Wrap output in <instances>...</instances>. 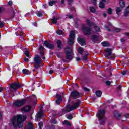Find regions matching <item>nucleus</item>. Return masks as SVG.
Masks as SVG:
<instances>
[{"label":"nucleus","instance_id":"obj_26","mask_svg":"<svg viewBox=\"0 0 129 129\" xmlns=\"http://www.w3.org/2000/svg\"><path fill=\"white\" fill-rule=\"evenodd\" d=\"M22 72L24 74H30V71L28 70L27 69H24L22 70Z\"/></svg>","mask_w":129,"mask_h":129},{"label":"nucleus","instance_id":"obj_57","mask_svg":"<svg viewBox=\"0 0 129 129\" xmlns=\"http://www.w3.org/2000/svg\"><path fill=\"white\" fill-rule=\"evenodd\" d=\"M24 61H25V62H29V59H28V58H25L24 59Z\"/></svg>","mask_w":129,"mask_h":129},{"label":"nucleus","instance_id":"obj_2","mask_svg":"<svg viewBox=\"0 0 129 129\" xmlns=\"http://www.w3.org/2000/svg\"><path fill=\"white\" fill-rule=\"evenodd\" d=\"M80 105V100H77L76 102L74 103L72 106L70 105H68L67 106L66 108L63 109L62 110V112L63 114H65L67 112H70L72 110H74V109H76Z\"/></svg>","mask_w":129,"mask_h":129},{"label":"nucleus","instance_id":"obj_39","mask_svg":"<svg viewBox=\"0 0 129 129\" xmlns=\"http://www.w3.org/2000/svg\"><path fill=\"white\" fill-rule=\"evenodd\" d=\"M39 127L40 129L43 128V122H40L38 124Z\"/></svg>","mask_w":129,"mask_h":129},{"label":"nucleus","instance_id":"obj_5","mask_svg":"<svg viewBox=\"0 0 129 129\" xmlns=\"http://www.w3.org/2000/svg\"><path fill=\"white\" fill-rule=\"evenodd\" d=\"M104 114H105V110H99L98 111L97 116L99 120L101 122H104L105 121L106 119Z\"/></svg>","mask_w":129,"mask_h":129},{"label":"nucleus","instance_id":"obj_30","mask_svg":"<svg viewBox=\"0 0 129 129\" xmlns=\"http://www.w3.org/2000/svg\"><path fill=\"white\" fill-rule=\"evenodd\" d=\"M101 44L104 46V47H108L109 46V43L106 42H103L101 43Z\"/></svg>","mask_w":129,"mask_h":129},{"label":"nucleus","instance_id":"obj_9","mask_svg":"<svg viewBox=\"0 0 129 129\" xmlns=\"http://www.w3.org/2000/svg\"><path fill=\"white\" fill-rule=\"evenodd\" d=\"M27 100L25 99H23L21 100H16L13 104L14 106H16L17 107H19V106H22V105H24L26 103Z\"/></svg>","mask_w":129,"mask_h":129},{"label":"nucleus","instance_id":"obj_11","mask_svg":"<svg viewBox=\"0 0 129 129\" xmlns=\"http://www.w3.org/2000/svg\"><path fill=\"white\" fill-rule=\"evenodd\" d=\"M36 116V121H40V120H41V118H42V117H43V116H44V112H43V111H41L39 112L37 114Z\"/></svg>","mask_w":129,"mask_h":129},{"label":"nucleus","instance_id":"obj_54","mask_svg":"<svg viewBox=\"0 0 129 129\" xmlns=\"http://www.w3.org/2000/svg\"><path fill=\"white\" fill-rule=\"evenodd\" d=\"M68 2L69 3V5H70L71 3L73 2V0H68Z\"/></svg>","mask_w":129,"mask_h":129},{"label":"nucleus","instance_id":"obj_35","mask_svg":"<svg viewBox=\"0 0 129 129\" xmlns=\"http://www.w3.org/2000/svg\"><path fill=\"white\" fill-rule=\"evenodd\" d=\"M90 11L91 13H95V8L93 7H90Z\"/></svg>","mask_w":129,"mask_h":129},{"label":"nucleus","instance_id":"obj_42","mask_svg":"<svg viewBox=\"0 0 129 129\" xmlns=\"http://www.w3.org/2000/svg\"><path fill=\"white\" fill-rule=\"evenodd\" d=\"M61 101H62V99H57L56 100V103H57V104H60V103H61Z\"/></svg>","mask_w":129,"mask_h":129},{"label":"nucleus","instance_id":"obj_4","mask_svg":"<svg viewBox=\"0 0 129 129\" xmlns=\"http://www.w3.org/2000/svg\"><path fill=\"white\" fill-rule=\"evenodd\" d=\"M34 69L33 71H36L37 69L41 67V64H42V59L39 55H36L34 57Z\"/></svg>","mask_w":129,"mask_h":129},{"label":"nucleus","instance_id":"obj_49","mask_svg":"<svg viewBox=\"0 0 129 129\" xmlns=\"http://www.w3.org/2000/svg\"><path fill=\"white\" fill-rule=\"evenodd\" d=\"M105 29H106V30L108 32H110V29H108V27H107V26L105 25Z\"/></svg>","mask_w":129,"mask_h":129},{"label":"nucleus","instance_id":"obj_46","mask_svg":"<svg viewBox=\"0 0 129 129\" xmlns=\"http://www.w3.org/2000/svg\"><path fill=\"white\" fill-rule=\"evenodd\" d=\"M67 17H68L69 19H72V18H73V15L71 14H70V15L68 14L67 15Z\"/></svg>","mask_w":129,"mask_h":129},{"label":"nucleus","instance_id":"obj_58","mask_svg":"<svg viewBox=\"0 0 129 129\" xmlns=\"http://www.w3.org/2000/svg\"><path fill=\"white\" fill-rule=\"evenodd\" d=\"M53 72H54V71H53V70H50L49 71V74H52L53 73Z\"/></svg>","mask_w":129,"mask_h":129},{"label":"nucleus","instance_id":"obj_61","mask_svg":"<svg viewBox=\"0 0 129 129\" xmlns=\"http://www.w3.org/2000/svg\"><path fill=\"white\" fill-rule=\"evenodd\" d=\"M118 88L119 90L121 89V86H119V87H118Z\"/></svg>","mask_w":129,"mask_h":129},{"label":"nucleus","instance_id":"obj_34","mask_svg":"<svg viewBox=\"0 0 129 129\" xmlns=\"http://www.w3.org/2000/svg\"><path fill=\"white\" fill-rule=\"evenodd\" d=\"M66 117L68 118V119L71 120L73 118V117L72 116V115L70 114V115H66Z\"/></svg>","mask_w":129,"mask_h":129},{"label":"nucleus","instance_id":"obj_29","mask_svg":"<svg viewBox=\"0 0 129 129\" xmlns=\"http://www.w3.org/2000/svg\"><path fill=\"white\" fill-rule=\"evenodd\" d=\"M86 22H87V24L88 25V26L94 25L93 23H92L91 21H90V20H87Z\"/></svg>","mask_w":129,"mask_h":129},{"label":"nucleus","instance_id":"obj_37","mask_svg":"<svg viewBox=\"0 0 129 129\" xmlns=\"http://www.w3.org/2000/svg\"><path fill=\"white\" fill-rule=\"evenodd\" d=\"M107 12H108V14H109V15H111L112 14V9H111V8H109L108 9Z\"/></svg>","mask_w":129,"mask_h":129},{"label":"nucleus","instance_id":"obj_23","mask_svg":"<svg viewBox=\"0 0 129 129\" xmlns=\"http://www.w3.org/2000/svg\"><path fill=\"white\" fill-rule=\"evenodd\" d=\"M120 6L121 8H124L125 4H124V2L123 0H120L119 1Z\"/></svg>","mask_w":129,"mask_h":129},{"label":"nucleus","instance_id":"obj_17","mask_svg":"<svg viewBox=\"0 0 129 129\" xmlns=\"http://www.w3.org/2000/svg\"><path fill=\"white\" fill-rule=\"evenodd\" d=\"M106 2V0H102V1L100 2L99 4V7L100 8H104V3Z\"/></svg>","mask_w":129,"mask_h":129},{"label":"nucleus","instance_id":"obj_53","mask_svg":"<svg viewBox=\"0 0 129 129\" xmlns=\"http://www.w3.org/2000/svg\"><path fill=\"white\" fill-rule=\"evenodd\" d=\"M92 2H93V5H96V1H97V0H92Z\"/></svg>","mask_w":129,"mask_h":129},{"label":"nucleus","instance_id":"obj_59","mask_svg":"<svg viewBox=\"0 0 129 129\" xmlns=\"http://www.w3.org/2000/svg\"><path fill=\"white\" fill-rule=\"evenodd\" d=\"M65 2V1L64 0H61V4H62V5H64V3Z\"/></svg>","mask_w":129,"mask_h":129},{"label":"nucleus","instance_id":"obj_44","mask_svg":"<svg viewBox=\"0 0 129 129\" xmlns=\"http://www.w3.org/2000/svg\"><path fill=\"white\" fill-rule=\"evenodd\" d=\"M114 32L115 33H119V32H120V29L115 28L114 30Z\"/></svg>","mask_w":129,"mask_h":129},{"label":"nucleus","instance_id":"obj_22","mask_svg":"<svg viewBox=\"0 0 129 129\" xmlns=\"http://www.w3.org/2000/svg\"><path fill=\"white\" fill-rule=\"evenodd\" d=\"M96 95L97 96V97H101V94H102V93L100 91H97L96 92Z\"/></svg>","mask_w":129,"mask_h":129},{"label":"nucleus","instance_id":"obj_48","mask_svg":"<svg viewBox=\"0 0 129 129\" xmlns=\"http://www.w3.org/2000/svg\"><path fill=\"white\" fill-rule=\"evenodd\" d=\"M106 84L108 86H109V85H110V81H107L106 82Z\"/></svg>","mask_w":129,"mask_h":129},{"label":"nucleus","instance_id":"obj_25","mask_svg":"<svg viewBox=\"0 0 129 129\" xmlns=\"http://www.w3.org/2000/svg\"><path fill=\"white\" fill-rule=\"evenodd\" d=\"M24 54L28 58H31V56H30V51H29L28 50H26V51L24 52Z\"/></svg>","mask_w":129,"mask_h":129},{"label":"nucleus","instance_id":"obj_18","mask_svg":"<svg viewBox=\"0 0 129 129\" xmlns=\"http://www.w3.org/2000/svg\"><path fill=\"white\" fill-rule=\"evenodd\" d=\"M113 114L115 117H116L117 118H119L120 117V114L118 113L117 111H115L113 113Z\"/></svg>","mask_w":129,"mask_h":129},{"label":"nucleus","instance_id":"obj_41","mask_svg":"<svg viewBox=\"0 0 129 129\" xmlns=\"http://www.w3.org/2000/svg\"><path fill=\"white\" fill-rule=\"evenodd\" d=\"M56 98H57V99H62V97L61 96V95H60L57 94H56Z\"/></svg>","mask_w":129,"mask_h":129},{"label":"nucleus","instance_id":"obj_47","mask_svg":"<svg viewBox=\"0 0 129 129\" xmlns=\"http://www.w3.org/2000/svg\"><path fill=\"white\" fill-rule=\"evenodd\" d=\"M8 6H12L13 5V1H9L8 3Z\"/></svg>","mask_w":129,"mask_h":129},{"label":"nucleus","instance_id":"obj_8","mask_svg":"<svg viewBox=\"0 0 129 129\" xmlns=\"http://www.w3.org/2000/svg\"><path fill=\"white\" fill-rule=\"evenodd\" d=\"M74 39H75V33L74 31H71L70 32L69 38L68 40V42L70 45L74 44Z\"/></svg>","mask_w":129,"mask_h":129},{"label":"nucleus","instance_id":"obj_32","mask_svg":"<svg viewBox=\"0 0 129 129\" xmlns=\"http://www.w3.org/2000/svg\"><path fill=\"white\" fill-rule=\"evenodd\" d=\"M56 2L55 1H50L49 2V6H53V5H55V4H56Z\"/></svg>","mask_w":129,"mask_h":129},{"label":"nucleus","instance_id":"obj_64","mask_svg":"<svg viewBox=\"0 0 129 129\" xmlns=\"http://www.w3.org/2000/svg\"><path fill=\"white\" fill-rule=\"evenodd\" d=\"M103 16H104V17H106V13H104L103 14Z\"/></svg>","mask_w":129,"mask_h":129},{"label":"nucleus","instance_id":"obj_55","mask_svg":"<svg viewBox=\"0 0 129 129\" xmlns=\"http://www.w3.org/2000/svg\"><path fill=\"white\" fill-rule=\"evenodd\" d=\"M40 55L41 56H44V51H40Z\"/></svg>","mask_w":129,"mask_h":129},{"label":"nucleus","instance_id":"obj_24","mask_svg":"<svg viewBox=\"0 0 129 129\" xmlns=\"http://www.w3.org/2000/svg\"><path fill=\"white\" fill-rule=\"evenodd\" d=\"M57 47L59 49H61L62 48V42L60 40H57Z\"/></svg>","mask_w":129,"mask_h":129},{"label":"nucleus","instance_id":"obj_21","mask_svg":"<svg viewBox=\"0 0 129 129\" xmlns=\"http://www.w3.org/2000/svg\"><path fill=\"white\" fill-rule=\"evenodd\" d=\"M124 15L125 17H127V16H129V5L128 7L126 9Z\"/></svg>","mask_w":129,"mask_h":129},{"label":"nucleus","instance_id":"obj_3","mask_svg":"<svg viewBox=\"0 0 129 129\" xmlns=\"http://www.w3.org/2000/svg\"><path fill=\"white\" fill-rule=\"evenodd\" d=\"M64 52L66 54V58L62 59L63 62H70L73 59V53H72V48L69 46H67L64 49Z\"/></svg>","mask_w":129,"mask_h":129},{"label":"nucleus","instance_id":"obj_10","mask_svg":"<svg viewBox=\"0 0 129 129\" xmlns=\"http://www.w3.org/2000/svg\"><path fill=\"white\" fill-rule=\"evenodd\" d=\"M10 87H11V88L14 89V90L17 91L18 88H20V87H22V85H21V84H20V83L19 82H15L10 85Z\"/></svg>","mask_w":129,"mask_h":129},{"label":"nucleus","instance_id":"obj_12","mask_svg":"<svg viewBox=\"0 0 129 129\" xmlns=\"http://www.w3.org/2000/svg\"><path fill=\"white\" fill-rule=\"evenodd\" d=\"M71 96H72L74 99H76V98L80 97L79 93L76 91H73L71 94Z\"/></svg>","mask_w":129,"mask_h":129},{"label":"nucleus","instance_id":"obj_1","mask_svg":"<svg viewBox=\"0 0 129 129\" xmlns=\"http://www.w3.org/2000/svg\"><path fill=\"white\" fill-rule=\"evenodd\" d=\"M27 118V115H24L22 116V115H18L14 117L12 120V123L14 127H19L21 128L24 125V123L23 121L26 120Z\"/></svg>","mask_w":129,"mask_h":129},{"label":"nucleus","instance_id":"obj_52","mask_svg":"<svg viewBox=\"0 0 129 129\" xmlns=\"http://www.w3.org/2000/svg\"><path fill=\"white\" fill-rule=\"evenodd\" d=\"M120 41L122 43H124V42H125V40L124 39V38H121Z\"/></svg>","mask_w":129,"mask_h":129},{"label":"nucleus","instance_id":"obj_38","mask_svg":"<svg viewBox=\"0 0 129 129\" xmlns=\"http://www.w3.org/2000/svg\"><path fill=\"white\" fill-rule=\"evenodd\" d=\"M57 35H63V31L58 30L56 31Z\"/></svg>","mask_w":129,"mask_h":129},{"label":"nucleus","instance_id":"obj_31","mask_svg":"<svg viewBox=\"0 0 129 129\" xmlns=\"http://www.w3.org/2000/svg\"><path fill=\"white\" fill-rule=\"evenodd\" d=\"M36 14L38 16V17H42L43 16V14L42 13V12H41V11L36 12Z\"/></svg>","mask_w":129,"mask_h":129},{"label":"nucleus","instance_id":"obj_62","mask_svg":"<svg viewBox=\"0 0 129 129\" xmlns=\"http://www.w3.org/2000/svg\"><path fill=\"white\" fill-rule=\"evenodd\" d=\"M126 35L129 37V33L128 32L126 33Z\"/></svg>","mask_w":129,"mask_h":129},{"label":"nucleus","instance_id":"obj_50","mask_svg":"<svg viewBox=\"0 0 129 129\" xmlns=\"http://www.w3.org/2000/svg\"><path fill=\"white\" fill-rule=\"evenodd\" d=\"M39 50H40V51H43V50H44V47L40 46L39 47Z\"/></svg>","mask_w":129,"mask_h":129},{"label":"nucleus","instance_id":"obj_14","mask_svg":"<svg viewBox=\"0 0 129 129\" xmlns=\"http://www.w3.org/2000/svg\"><path fill=\"white\" fill-rule=\"evenodd\" d=\"M78 42L81 46H85V45H86L85 39H84L78 38Z\"/></svg>","mask_w":129,"mask_h":129},{"label":"nucleus","instance_id":"obj_45","mask_svg":"<svg viewBox=\"0 0 129 129\" xmlns=\"http://www.w3.org/2000/svg\"><path fill=\"white\" fill-rule=\"evenodd\" d=\"M5 26V23L0 22V28H3Z\"/></svg>","mask_w":129,"mask_h":129},{"label":"nucleus","instance_id":"obj_28","mask_svg":"<svg viewBox=\"0 0 129 129\" xmlns=\"http://www.w3.org/2000/svg\"><path fill=\"white\" fill-rule=\"evenodd\" d=\"M63 124H66V125H68V126H71V123L67 120H64Z\"/></svg>","mask_w":129,"mask_h":129},{"label":"nucleus","instance_id":"obj_63","mask_svg":"<svg viewBox=\"0 0 129 129\" xmlns=\"http://www.w3.org/2000/svg\"><path fill=\"white\" fill-rule=\"evenodd\" d=\"M129 116V114H127L126 115H125V117H128Z\"/></svg>","mask_w":129,"mask_h":129},{"label":"nucleus","instance_id":"obj_33","mask_svg":"<svg viewBox=\"0 0 129 129\" xmlns=\"http://www.w3.org/2000/svg\"><path fill=\"white\" fill-rule=\"evenodd\" d=\"M58 21V18L54 17L52 19V23L53 24H56Z\"/></svg>","mask_w":129,"mask_h":129},{"label":"nucleus","instance_id":"obj_43","mask_svg":"<svg viewBox=\"0 0 129 129\" xmlns=\"http://www.w3.org/2000/svg\"><path fill=\"white\" fill-rule=\"evenodd\" d=\"M82 88L85 91H89V89L86 87L83 86Z\"/></svg>","mask_w":129,"mask_h":129},{"label":"nucleus","instance_id":"obj_16","mask_svg":"<svg viewBox=\"0 0 129 129\" xmlns=\"http://www.w3.org/2000/svg\"><path fill=\"white\" fill-rule=\"evenodd\" d=\"M22 111H24V112H29L30 110H31V107L29 106H26L21 109Z\"/></svg>","mask_w":129,"mask_h":129},{"label":"nucleus","instance_id":"obj_20","mask_svg":"<svg viewBox=\"0 0 129 129\" xmlns=\"http://www.w3.org/2000/svg\"><path fill=\"white\" fill-rule=\"evenodd\" d=\"M122 10V7H117L116 9V12L117 15L119 14Z\"/></svg>","mask_w":129,"mask_h":129},{"label":"nucleus","instance_id":"obj_19","mask_svg":"<svg viewBox=\"0 0 129 129\" xmlns=\"http://www.w3.org/2000/svg\"><path fill=\"white\" fill-rule=\"evenodd\" d=\"M33 123L31 122H29L28 125L27 126L26 129H33Z\"/></svg>","mask_w":129,"mask_h":129},{"label":"nucleus","instance_id":"obj_7","mask_svg":"<svg viewBox=\"0 0 129 129\" xmlns=\"http://www.w3.org/2000/svg\"><path fill=\"white\" fill-rule=\"evenodd\" d=\"M82 31L85 35H91V34H95V32L91 31L90 28L86 27L83 25L82 27Z\"/></svg>","mask_w":129,"mask_h":129},{"label":"nucleus","instance_id":"obj_27","mask_svg":"<svg viewBox=\"0 0 129 129\" xmlns=\"http://www.w3.org/2000/svg\"><path fill=\"white\" fill-rule=\"evenodd\" d=\"M94 29L95 30L96 32H99V31H100V28H99V27L96 26V25L94 24Z\"/></svg>","mask_w":129,"mask_h":129},{"label":"nucleus","instance_id":"obj_56","mask_svg":"<svg viewBox=\"0 0 129 129\" xmlns=\"http://www.w3.org/2000/svg\"><path fill=\"white\" fill-rule=\"evenodd\" d=\"M52 123H54V124H56V123H57V121L56 120H53L52 122Z\"/></svg>","mask_w":129,"mask_h":129},{"label":"nucleus","instance_id":"obj_60","mask_svg":"<svg viewBox=\"0 0 129 129\" xmlns=\"http://www.w3.org/2000/svg\"><path fill=\"white\" fill-rule=\"evenodd\" d=\"M3 90H4V89H3V88L0 87V92H2V91H3Z\"/></svg>","mask_w":129,"mask_h":129},{"label":"nucleus","instance_id":"obj_13","mask_svg":"<svg viewBox=\"0 0 129 129\" xmlns=\"http://www.w3.org/2000/svg\"><path fill=\"white\" fill-rule=\"evenodd\" d=\"M112 50L111 49L107 48L105 49V56L106 58H108V56H111L112 54Z\"/></svg>","mask_w":129,"mask_h":129},{"label":"nucleus","instance_id":"obj_51","mask_svg":"<svg viewBox=\"0 0 129 129\" xmlns=\"http://www.w3.org/2000/svg\"><path fill=\"white\" fill-rule=\"evenodd\" d=\"M76 60L77 61H80V60H81V58H80V57H76Z\"/></svg>","mask_w":129,"mask_h":129},{"label":"nucleus","instance_id":"obj_15","mask_svg":"<svg viewBox=\"0 0 129 129\" xmlns=\"http://www.w3.org/2000/svg\"><path fill=\"white\" fill-rule=\"evenodd\" d=\"M44 45L49 49H54V45L49 43L48 41H44Z\"/></svg>","mask_w":129,"mask_h":129},{"label":"nucleus","instance_id":"obj_36","mask_svg":"<svg viewBox=\"0 0 129 129\" xmlns=\"http://www.w3.org/2000/svg\"><path fill=\"white\" fill-rule=\"evenodd\" d=\"M92 40H93V41H97L98 40V38H97V36L95 35H93Z\"/></svg>","mask_w":129,"mask_h":129},{"label":"nucleus","instance_id":"obj_6","mask_svg":"<svg viewBox=\"0 0 129 129\" xmlns=\"http://www.w3.org/2000/svg\"><path fill=\"white\" fill-rule=\"evenodd\" d=\"M78 53L82 55V58L84 61L87 60V56H88V52L85 51L82 47H80L78 50Z\"/></svg>","mask_w":129,"mask_h":129},{"label":"nucleus","instance_id":"obj_40","mask_svg":"<svg viewBox=\"0 0 129 129\" xmlns=\"http://www.w3.org/2000/svg\"><path fill=\"white\" fill-rule=\"evenodd\" d=\"M122 75H125L126 74H128V71H123L122 72Z\"/></svg>","mask_w":129,"mask_h":129}]
</instances>
